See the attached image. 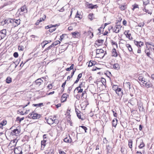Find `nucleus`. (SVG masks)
Listing matches in <instances>:
<instances>
[{
    "instance_id": "f257e3e1",
    "label": "nucleus",
    "mask_w": 154,
    "mask_h": 154,
    "mask_svg": "<svg viewBox=\"0 0 154 154\" xmlns=\"http://www.w3.org/2000/svg\"><path fill=\"white\" fill-rule=\"evenodd\" d=\"M121 27L122 26H121L120 23L117 22L116 25L112 29L114 32L116 33H118L120 30Z\"/></svg>"
},
{
    "instance_id": "f03ea898",
    "label": "nucleus",
    "mask_w": 154,
    "mask_h": 154,
    "mask_svg": "<svg viewBox=\"0 0 154 154\" xmlns=\"http://www.w3.org/2000/svg\"><path fill=\"white\" fill-rule=\"evenodd\" d=\"M41 117L40 115L35 113L34 112L29 114V118L31 117L33 119H39Z\"/></svg>"
},
{
    "instance_id": "7ed1b4c3",
    "label": "nucleus",
    "mask_w": 154,
    "mask_h": 154,
    "mask_svg": "<svg viewBox=\"0 0 154 154\" xmlns=\"http://www.w3.org/2000/svg\"><path fill=\"white\" fill-rule=\"evenodd\" d=\"M20 129L16 128L12 131L11 133V135L12 136H17L20 133Z\"/></svg>"
},
{
    "instance_id": "20e7f679",
    "label": "nucleus",
    "mask_w": 154,
    "mask_h": 154,
    "mask_svg": "<svg viewBox=\"0 0 154 154\" xmlns=\"http://www.w3.org/2000/svg\"><path fill=\"white\" fill-rule=\"evenodd\" d=\"M6 31L5 29L0 31V40L6 36Z\"/></svg>"
},
{
    "instance_id": "39448f33",
    "label": "nucleus",
    "mask_w": 154,
    "mask_h": 154,
    "mask_svg": "<svg viewBox=\"0 0 154 154\" xmlns=\"http://www.w3.org/2000/svg\"><path fill=\"white\" fill-rule=\"evenodd\" d=\"M143 83L145 85L146 87L147 88H152L153 85L149 81L148 82H146V81H144L143 82Z\"/></svg>"
},
{
    "instance_id": "423d86ee",
    "label": "nucleus",
    "mask_w": 154,
    "mask_h": 154,
    "mask_svg": "<svg viewBox=\"0 0 154 154\" xmlns=\"http://www.w3.org/2000/svg\"><path fill=\"white\" fill-rule=\"evenodd\" d=\"M12 23H13V25L15 27L17 26L18 25H19L20 23V20H15V19H12Z\"/></svg>"
},
{
    "instance_id": "0eeeda50",
    "label": "nucleus",
    "mask_w": 154,
    "mask_h": 154,
    "mask_svg": "<svg viewBox=\"0 0 154 154\" xmlns=\"http://www.w3.org/2000/svg\"><path fill=\"white\" fill-rule=\"evenodd\" d=\"M123 86L126 89L131 88V84L129 82H125V81L123 83Z\"/></svg>"
},
{
    "instance_id": "6e6552de",
    "label": "nucleus",
    "mask_w": 154,
    "mask_h": 154,
    "mask_svg": "<svg viewBox=\"0 0 154 154\" xmlns=\"http://www.w3.org/2000/svg\"><path fill=\"white\" fill-rule=\"evenodd\" d=\"M43 82V81L41 79H38L35 81V84L37 86H40Z\"/></svg>"
},
{
    "instance_id": "1a4fd4ad",
    "label": "nucleus",
    "mask_w": 154,
    "mask_h": 154,
    "mask_svg": "<svg viewBox=\"0 0 154 154\" xmlns=\"http://www.w3.org/2000/svg\"><path fill=\"white\" fill-rule=\"evenodd\" d=\"M12 23V19H8L5 20L4 22H2V24L3 25L8 24L9 23Z\"/></svg>"
},
{
    "instance_id": "9d476101",
    "label": "nucleus",
    "mask_w": 154,
    "mask_h": 154,
    "mask_svg": "<svg viewBox=\"0 0 154 154\" xmlns=\"http://www.w3.org/2000/svg\"><path fill=\"white\" fill-rule=\"evenodd\" d=\"M116 92L118 96H122L123 94V92L121 91V89L120 88L118 87Z\"/></svg>"
},
{
    "instance_id": "9b49d317",
    "label": "nucleus",
    "mask_w": 154,
    "mask_h": 154,
    "mask_svg": "<svg viewBox=\"0 0 154 154\" xmlns=\"http://www.w3.org/2000/svg\"><path fill=\"white\" fill-rule=\"evenodd\" d=\"M118 55L120 57H121V55L120 54H119L117 53V52L116 51V49L114 48L112 50V56L116 57Z\"/></svg>"
},
{
    "instance_id": "f8f14e48",
    "label": "nucleus",
    "mask_w": 154,
    "mask_h": 154,
    "mask_svg": "<svg viewBox=\"0 0 154 154\" xmlns=\"http://www.w3.org/2000/svg\"><path fill=\"white\" fill-rule=\"evenodd\" d=\"M67 95L66 94H63L61 96V100L62 102L65 101L67 98Z\"/></svg>"
},
{
    "instance_id": "ddd939ff",
    "label": "nucleus",
    "mask_w": 154,
    "mask_h": 154,
    "mask_svg": "<svg viewBox=\"0 0 154 154\" xmlns=\"http://www.w3.org/2000/svg\"><path fill=\"white\" fill-rule=\"evenodd\" d=\"M104 52V51L102 49H98L96 50V55L97 56V57H99L98 55L99 54L101 53H103Z\"/></svg>"
},
{
    "instance_id": "4468645a",
    "label": "nucleus",
    "mask_w": 154,
    "mask_h": 154,
    "mask_svg": "<svg viewBox=\"0 0 154 154\" xmlns=\"http://www.w3.org/2000/svg\"><path fill=\"white\" fill-rule=\"evenodd\" d=\"M134 43L137 46L140 47L143 44V43L142 42L134 41Z\"/></svg>"
},
{
    "instance_id": "2eb2a0df",
    "label": "nucleus",
    "mask_w": 154,
    "mask_h": 154,
    "mask_svg": "<svg viewBox=\"0 0 154 154\" xmlns=\"http://www.w3.org/2000/svg\"><path fill=\"white\" fill-rule=\"evenodd\" d=\"M47 122L49 125H51L53 124V119L52 118H49L48 119H47L46 120Z\"/></svg>"
},
{
    "instance_id": "dca6fc26",
    "label": "nucleus",
    "mask_w": 154,
    "mask_h": 154,
    "mask_svg": "<svg viewBox=\"0 0 154 154\" xmlns=\"http://www.w3.org/2000/svg\"><path fill=\"white\" fill-rule=\"evenodd\" d=\"M72 141V139L69 136L65 138L64 139V141L66 143H70Z\"/></svg>"
},
{
    "instance_id": "f3484780",
    "label": "nucleus",
    "mask_w": 154,
    "mask_h": 154,
    "mask_svg": "<svg viewBox=\"0 0 154 154\" xmlns=\"http://www.w3.org/2000/svg\"><path fill=\"white\" fill-rule=\"evenodd\" d=\"M120 66L117 63H114L113 65V68L115 69L118 70L120 69Z\"/></svg>"
},
{
    "instance_id": "a211bd4d",
    "label": "nucleus",
    "mask_w": 154,
    "mask_h": 154,
    "mask_svg": "<svg viewBox=\"0 0 154 154\" xmlns=\"http://www.w3.org/2000/svg\"><path fill=\"white\" fill-rule=\"evenodd\" d=\"M88 8H89L93 9L95 8H97V5H94L92 4H89L88 6Z\"/></svg>"
},
{
    "instance_id": "6ab92c4d",
    "label": "nucleus",
    "mask_w": 154,
    "mask_h": 154,
    "mask_svg": "<svg viewBox=\"0 0 154 154\" xmlns=\"http://www.w3.org/2000/svg\"><path fill=\"white\" fill-rule=\"evenodd\" d=\"M82 73H80L79 74V75L78 76L77 79L75 82L74 83H77L79 81L80 79L81 78L82 76Z\"/></svg>"
},
{
    "instance_id": "aec40b11",
    "label": "nucleus",
    "mask_w": 154,
    "mask_h": 154,
    "mask_svg": "<svg viewBox=\"0 0 154 154\" xmlns=\"http://www.w3.org/2000/svg\"><path fill=\"white\" fill-rule=\"evenodd\" d=\"M96 63V62L95 61L90 60L88 66L89 67L92 66L93 65H94Z\"/></svg>"
},
{
    "instance_id": "412c9836",
    "label": "nucleus",
    "mask_w": 154,
    "mask_h": 154,
    "mask_svg": "<svg viewBox=\"0 0 154 154\" xmlns=\"http://www.w3.org/2000/svg\"><path fill=\"white\" fill-rule=\"evenodd\" d=\"M118 120L116 119V120L115 121V120L113 119L112 120V126L116 127L117 124V122Z\"/></svg>"
},
{
    "instance_id": "4be33fe9",
    "label": "nucleus",
    "mask_w": 154,
    "mask_h": 154,
    "mask_svg": "<svg viewBox=\"0 0 154 154\" xmlns=\"http://www.w3.org/2000/svg\"><path fill=\"white\" fill-rule=\"evenodd\" d=\"M126 47L128 48V50L129 51H132V49L131 46L129 44H127L126 45Z\"/></svg>"
},
{
    "instance_id": "5701e85b",
    "label": "nucleus",
    "mask_w": 154,
    "mask_h": 154,
    "mask_svg": "<svg viewBox=\"0 0 154 154\" xmlns=\"http://www.w3.org/2000/svg\"><path fill=\"white\" fill-rule=\"evenodd\" d=\"M145 146V144L144 143L143 140L140 143V144L138 146V147L140 149H142Z\"/></svg>"
},
{
    "instance_id": "b1692460",
    "label": "nucleus",
    "mask_w": 154,
    "mask_h": 154,
    "mask_svg": "<svg viewBox=\"0 0 154 154\" xmlns=\"http://www.w3.org/2000/svg\"><path fill=\"white\" fill-rule=\"evenodd\" d=\"M107 152H110L111 151V147H110L109 145H107L106 146Z\"/></svg>"
},
{
    "instance_id": "393cba45",
    "label": "nucleus",
    "mask_w": 154,
    "mask_h": 154,
    "mask_svg": "<svg viewBox=\"0 0 154 154\" xmlns=\"http://www.w3.org/2000/svg\"><path fill=\"white\" fill-rule=\"evenodd\" d=\"M76 90H77L78 91V93H82L83 92V90L81 88H78V89L77 88V87L75 89L74 91V93L75 92V91Z\"/></svg>"
},
{
    "instance_id": "a878e982",
    "label": "nucleus",
    "mask_w": 154,
    "mask_h": 154,
    "mask_svg": "<svg viewBox=\"0 0 154 154\" xmlns=\"http://www.w3.org/2000/svg\"><path fill=\"white\" fill-rule=\"evenodd\" d=\"M6 82L7 83H10L11 81V79L10 77H8L6 79Z\"/></svg>"
},
{
    "instance_id": "bb28decb",
    "label": "nucleus",
    "mask_w": 154,
    "mask_h": 154,
    "mask_svg": "<svg viewBox=\"0 0 154 154\" xmlns=\"http://www.w3.org/2000/svg\"><path fill=\"white\" fill-rule=\"evenodd\" d=\"M43 105V103H40L38 104H32V106H36V107H40L42 105Z\"/></svg>"
},
{
    "instance_id": "cd10ccee",
    "label": "nucleus",
    "mask_w": 154,
    "mask_h": 154,
    "mask_svg": "<svg viewBox=\"0 0 154 154\" xmlns=\"http://www.w3.org/2000/svg\"><path fill=\"white\" fill-rule=\"evenodd\" d=\"M132 143L133 142L132 140H131L129 141L128 146L131 149L132 148Z\"/></svg>"
},
{
    "instance_id": "c85d7f7f",
    "label": "nucleus",
    "mask_w": 154,
    "mask_h": 154,
    "mask_svg": "<svg viewBox=\"0 0 154 154\" xmlns=\"http://www.w3.org/2000/svg\"><path fill=\"white\" fill-rule=\"evenodd\" d=\"M46 140H42L41 141V145H42V146H43V148H44V146L46 145Z\"/></svg>"
},
{
    "instance_id": "c756f323",
    "label": "nucleus",
    "mask_w": 154,
    "mask_h": 154,
    "mask_svg": "<svg viewBox=\"0 0 154 154\" xmlns=\"http://www.w3.org/2000/svg\"><path fill=\"white\" fill-rule=\"evenodd\" d=\"M138 79L139 81H141L143 82L144 81H145V79L142 76H140L138 78Z\"/></svg>"
},
{
    "instance_id": "7c9ffc66",
    "label": "nucleus",
    "mask_w": 154,
    "mask_h": 154,
    "mask_svg": "<svg viewBox=\"0 0 154 154\" xmlns=\"http://www.w3.org/2000/svg\"><path fill=\"white\" fill-rule=\"evenodd\" d=\"M126 8V7L125 5H122L119 6V8L122 11L125 10Z\"/></svg>"
},
{
    "instance_id": "2f4dec72",
    "label": "nucleus",
    "mask_w": 154,
    "mask_h": 154,
    "mask_svg": "<svg viewBox=\"0 0 154 154\" xmlns=\"http://www.w3.org/2000/svg\"><path fill=\"white\" fill-rule=\"evenodd\" d=\"M132 6L133 7V8H132V10L133 11H134L135 9L136 8H139L138 5L137 4H135L133 5Z\"/></svg>"
},
{
    "instance_id": "473e14b6",
    "label": "nucleus",
    "mask_w": 154,
    "mask_h": 154,
    "mask_svg": "<svg viewBox=\"0 0 154 154\" xmlns=\"http://www.w3.org/2000/svg\"><path fill=\"white\" fill-rule=\"evenodd\" d=\"M150 46L149 47H146V49H145V52H150Z\"/></svg>"
},
{
    "instance_id": "72a5a7b5",
    "label": "nucleus",
    "mask_w": 154,
    "mask_h": 154,
    "mask_svg": "<svg viewBox=\"0 0 154 154\" xmlns=\"http://www.w3.org/2000/svg\"><path fill=\"white\" fill-rule=\"evenodd\" d=\"M7 122L6 120H4L2 121L0 123V125H5L7 124Z\"/></svg>"
},
{
    "instance_id": "f704fd0d",
    "label": "nucleus",
    "mask_w": 154,
    "mask_h": 154,
    "mask_svg": "<svg viewBox=\"0 0 154 154\" xmlns=\"http://www.w3.org/2000/svg\"><path fill=\"white\" fill-rule=\"evenodd\" d=\"M79 34V32H72V34L73 35V37H76V35H77L78 34Z\"/></svg>"
},
{
    "instance_id": "c9c22d12",
    "label": "nucleus",
    "mask_w": 154,
    "mask_h": 154,
    "mask_svg": "<svg viewBox=\"0 0 154 154\" xmlns=\"http://www.w3.org/2000/svg\"><path fill=\"white\" fill-rule=\"evenodd\" d=\"M46 18V16L45 15H44L43 17V18H40L39 19V20L41 22H42V21L45 20Z\"/></svg>"
},
{
    "instance_id": "e433bc0d",
    "label": "nucleus",
    "mask_w": 154,
    "mask_h": 154,
    "mask_svg": "<svg viewBox=\"0 0 154 154\" xmlns=\"http://www.w3.org/2000/svg\"><path fill=\"white\" fill-rule=\"evenodd\" d=\"M127 37L128 38L130 39H132V38L131 36V34H128V32L127 33Z\"/></svg>"
},
{
    "instance_id": "4c0bfd02",
    "label": "nucleus",
    "mask_w": 154,
    "mask_h": 154,
    "mask_svg": "<svg viewBox=\"0 0 154 154\" xmlns=\"http://www.w3.org/2000/svg\"><path fill=\"white\" fill-rule=\"evenodd\" d=\"M80 127H81L85 131V132L86 133L87 132V130L88 129L87 128L84 126H79Z\"/></svg>"
},
{
    "instance_id": "58836bf2",
    "label": "nucleus",
    "mask_w": 154,
    "mask_h": 154,
    "mask_svg": "<svg viewBox=\"0 0 154 154\" xmlns=\"http://www.w3.org/2000/svg\"><path fill=\"white\" fill-rule=\"evenodd\" d=\"M144 24L145 23L143 22L140 23L138 24V26L140 27H142L144 26Z\"/></svg>"
},
{
    "instance_id": "ea45409f",
    "label": "nucleus",
    "mask_w": 154,
    "mask_h": 154,
    "mask_svg": "<svg viewBox=\"0 0 154 154\" xmlns=\"http://www.w3.org/2000/svg\"><path fill=\"white\" fill-rule=\"evenodd\" d=\"M143 11L146 13H147L148 14H150V15L152 14V12L149 11L148 10L146 9L145 8L143 9Z\"/></svg>"
},
{
    "instance_id": "a19ab883",
    "label": "nucleus",
    "mask_w": 154,
    "mask_h": 154,
    "mask_svg": "<svg viewBox=\"0 0 154 154\" xmlns=\"http://www.w3.org/2000/svg\"><path fill=\"white\" fill-rule=\"evenodd\" d=\"M26 6H24L21 8V11L22 12L24 11L26 9Z\"/></svg>"
},
{
    "instance_id": "79ce46f5",
    "label": "nucleus",
    "mask_w": 154,
    "mask_h": 154,
    "mask_svg": "<svg viewBox=\"0 0 154 154\" xmlns=\"http://www.w3.org/2000/svg\"><path fill=\"white\" fill-rule=\"evenodd\" d=\"M101 81L103 85L106 84V80L105 79H104L103 78H102V79L101 80Z\"/></svg>"
},
{
    "instance_id": "37998d69",
    "label": "nucleus",
    "mask_w": 154,
    "mask_h": 154,
    "mask_svg": "<svg viewBox=\"0 0 154 154\" xmlns=\"http://www.w3.org/2000/svg\"><path fill=\"white\" fill-rule=\"evenodd\" d=\"M53 122L54 123H55L56 124H57L59 122V121L58 119H53Z\"/></svg>"
},
{
    "instance_id": "c03bdc74",
    "label": "nucleus",
    "mask_w": 154,
    "mask_h": 154,
    "mask_svg": "<svg viewBox=\"0 0 154 154\" xmlns=\"http://www.w3.org/2000/svg\"><path fill=\"white\" fill-rule=\"evenodd\" d=\"M18 49L19 51H22L24 49L23 47L22 46H19L18 47Z\"/></svg>"
},
{
    "instance_id": "a18cd8bd",
    "label": "nucleus",
    "mask_w": 154,
    "mask_h": 154,
    "mask_svg": "<svg viewBox=\"0 0 154 154\" xmlns=\"http://www.w3.org/2000/svg\"><path fill=\"white\" fill-rule=\"evenodd\" d=\"M66 36V34H63L62 35L60 36V40L61 41L62 39H63L65 37V36Z\"/></svg>"
},
{
    "instance_id": "49530a36",
    "label": "nucleus",
    "mask_w": 154,
    "mask_h": 154,
    "mask_svg": "<svg viewBox=\"0 0 154 154\" xmlns=\"http://www.w3.org/2000/svg\"><path fill=\"white\" fill-rule=\"evenodd\" d=\"M145 53L146 54V55L149 57L150 58L152 59V57L150 56V55H151L150 52H145Z\"/></svg>"
},
{
    "instance_id": "de8ad7c7",
    "label": "nucleus",
    "mask_w": 154,
    "mask_h": 154,
    "mask_svg": "<svg viewBox=\"0 0 154 154\" xmlns=\"http://www.w3.org/2000/svg\"><path fill=\"white\" fill-rule=\"evenodd\" d=\"M24 119V117H22L20 118L19 117H18L17 118V119L19 120L20 122L22 121Z\"/></svg>"
},
{
    "instance_id": "09e8293b",
    "label": "nucleus",
    "mask_w": 154,
    "mask_h": 154,
    "mask_svg": "<svg viewBox=\"0 0 154 154\" xmlns=\"http://www.w3.org/2000/svg\"><path fill=\"white\" fill-rule=\"evenodd\" d=\"M14 56L16 58L18 56V53L17 52H15L14 53Z\"/></svg>"
},
{
    "instance_id": "8fccbe9b",
    "label": "nucleus",
    "mask_w": 154,
    "mask_h": 154,
    "mask_svg": "<svg viewBox=\"0 0 154 154\" xmlns=\"http://www.w3.org/2000/svg\"><path fill=\"white\" fill-rule=\"evenodd\" d=\"M149 0H147L146 2H143V5L146 6L147 5V4H149Z\"/></svg>"
},
{
    "instance_id": "3c124183",
    "label": "nucleus",
    "mask_w": 154,
    "mask_h": 154,
    "mask_svg": "<svg viewBox=\"0 0 154 154\" xmlns=\"http://www.w3.org/2000/svg\"><path fill=\"white\" fill-rule=\"evenodd\" d=\"M60 43V42L59 41H57L53 43L54 44L55 46L59 44Z\"/></svg>"
},
{
    "instance_id": "603ef678",
    "label": "nucleus",
    "mask_w": 154,
    "mask_h": 154,
    "mask_svg": "<svg viewBox=\"0 0 154 154\" xmlns=\"http://www.w3.org/2000/svg\"><path fill=\"white\" fill-rule=\"evenodd\" d=\"M111 44L112 45H116V46H117V44L116 42L112 40L111 42Z\"/></svg>"
},
{
    "instance_id": "864d4df0",
    "label": "nucleus",
    "mask_w": 154,
    "mask_h": 154,
    "mask_svg": "<svg viewBox=\"0 0 154 154\" xmlns=\"http://www.w3.org/2000/svg\"><path fill=\"white\" fill-rule=\"evenodd\" d=\"M66 81L62 85V87L63 88V91H64V88L65 86V85L66 84Z\"/></svg>"
},
{
    "instance_id": "5fc2aeb1",
    "label": "nucleus",
    "mask_w": 154,
    "mask_h": 154,
    "mask_svg": "<svg viewBox=\"0 0 154 154\" xmlns=\"http://www.w3.org/2000/svg\"><path fill=\"white\" fill-rule=\"evenodd\" d=\"M93 15V14H89L88 15L89 18L91 20H92V16Z\"/></svg>"
},
{
    "instance_id": "6e6d98bb",
    "label": "nucleus",
    "mask_w": 154,
    "mask_h": 154,
    "mask_svg": "<svg viewBox=\"0 0 154 154\" xmlns=\"http://www.w3.org/2000/svg\"><path fill=\"white\" fill-rule=\"evenodd\" d=\"M73 86V85H72L71 87H70L69 88H68V93H69L70 92V91H71Z\"/></svg>"
},
{
    "instance_id": "4d7b16f0",
    "label": "nucleus",
    "mask_w": 154,
    "mask_h": 154,
    "mask_svg": "<svg viewBox=\"0 0 154 154\" xmlns=\"http://www.w3.org/2000/svg\"><path fill=\"white\" fill-rule=\"evenodd\" d=\"M30 103V102L28 101L27 104L25 105L24 106V105H21V106H22L23 108H24L25 107H26V106H27L28 105H29Z\"/></svg>"
},
{
    "instance_id": "13d9d810",
    "label": "nucleus",
    "mask_w": 154,
    "mask_h": 154,
    "mask_svg": "<svg viewBox=\"0 0 154 154\" xmlns=\"http://www.w3.org/2000/svg\"><path fill=\"white\" fill-rule=\"evenodd\" d=\"M97 42L98 43L101 44L103 43V40H98L97 41Z\"/></svg>"
},
{
    "instance_id": "bf43d9fd",
    "label": "nucleus",
    "mask_w": 154,
    "mask_h": 154,
    "mask_svg": "<svg viewBox=\"0 0 154 154\" xmlns=\"http://www.w3.org/2000/svg\"><path fill=\"white\" fill-rule=\"evenodd\" d=\"M78 15H79V14L78 13V11H77V13L76 14L75 16V17H78L79 19H81V18L80 17V16H78Z\"/></svg>"
},
{
    "instance_id": "052dcab7",
    "label": "nucleus",
    "mask_w": 154,
    "mask_h": 154,
    "mask_svg": "<svg viewBox=\"0 0 154 154\" xmlns=\"http://www.w3.org/2000/svg\"><path fill=\"white\" fill-rule=\"evenodd\" d=\"M49 42V41H43L42 42V44H45V45H47V44H48V43H49V42Z\"/></svg>"
},
{
    "instance_id": "680f3d73",
    "label": "nucleus",
    "mask_w": 154,
    "mask_h": 154,
    "mask_svg": "<svg viewBox=\"0 0 154 154\" xmlns=\"http://www.w3.org/2000/svg\"><path fill=\"white\" fill-rule=\"evenodd\" d=\"M77 116L78 118L79 119H81L82 120H83V119L81 118V114L80 113H79L78 114H77Z\"/></svg>"
},
{
    "instance_id": "e2e57ef3",
    "label": "nucleus",
    "mask_w": 154,
    "mask_h": 154,
    "mask_svg": "<svg viewBox=\"0 0 154 154\" xmlns=\"http://www.w3.org/2000/svg\"><path fill=\"white\" fill-rule=\"evenodd\" d=\"M118 88V87L117 85H114L113 86L112 88L113 89L116 91V89Z\"/></svg>"
},
{
    "instance_id": "0e129e2a",
    "label": "nucleus",
    "mask_w": 154,
    "mask_h": 154,
    "mask_svg": "<svg viewBox=\"0 0 154 154\" xmlns=\"http://www.w3.org/2000/svg\"><path fill=\"white\" fill-rule=\"evenodd\" d=\"M112 112L114 116L116 117L117 115V113L116 112H115L113 110H112Z\"/></svg>"
},
{
    "instance_id": "69168bd1",
    "label": "nucleus",
    "mask_w": 154,
    "mask_h": 154,
    "mask_svg": "<svg viewBox=\"0 0 154 154\" xmlns=\"http://www.w3.org/2000/svg\"><path fill=\"white\" fill-rule=\"evenodd\" d=\"M56 29V28H54L53 29H50L49 30V32H52L53 31H54Z\"/></svg>"
},
{
    "instance_id": "338daca9",
    "label": "nucleus",
    "mask_w": 154,
    "mask_h": 154,
    "mask_svg": "<svg viewBox=\"0 0 154 154\" xmlns=\"http://www.w3.org/2000/svg\"><path fill=\"white\" fill-rule=\"evenodd\" d=\"M83 86V83L82 82L79 85V86L77 87V89L78 88H81Z\"/></svg>"
},
{
    "instance_id": "774afa93",
    "label": "nucleus",
    "mask_w": 154,
    "mask_h": 154,
    "mask_svg": "<svg viewBox=\"0 0 154 154\" xmlns=\"http://www.w3.org/2000/svg\"><path fill=\"white\" fill-rule=\"evenodd\" d=\"M40 22H41L39 20H38L36 22V23H35V24L36 25H38L39 24V23Z\"/></svg>"
}]
</instances>
